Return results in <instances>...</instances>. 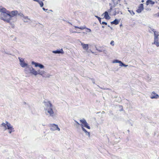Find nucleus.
Wrapping results in <instances>:
<instances>
[{
  "mask_svg": "<svg viewBox=\"0 0 159 159\" xmlns=\"http://www.w3.org/2000/svg\"><path fill=\"white\" fill-rule=\"evenodd\" d=\"M24 21L25 22H27L28 21V20H29V19L28 18V17H24Z\"/></svg>",
  "mask_w": 159,
  "mask_h": 159,
  "instance_id": "obj_24",
  "label": "nucleus"
},
{
  "mask_svg": "<svg viewBox=\"0 0 159 159\" xmlns=\"http://www.w3.org/2000/svg\"><path fill=\"white\" fill-rule=\"evenodd\" d=\"M88 29L89 30V32H91V30L89 29Z\"/></svg>",
  "mask_w": 159,
  "mask_h": 159,
  "instance_id": "obj_47",
  "label": "nucleus"
},
{
  "mask_svg": "<svg viewBox=\"0 0 159 159\" xmlns=\"http://www.w3.org/2000/svg\"><path fill=\"white\" fill-rule=\"evenodd\" d=\"M113 7H110V9L108 10V12H111L112 10H113Z\"/></svg>",
  "mask_w": 159,
  "mask_h": 159,
  "instance_id": "obj_32",
  "label": "nucleus"
},
{
  "mask_svg": "<svg viewBox=\"0 0 159 159\" xmlns=\"http://www.w3.org/2000/svg\"><path fill=\"white\" fill-rule=\"evenodd\" d=\"M38 2L39 3V4L40 5V6L41 7H42L43 6L44 4H43V3L42 1H39V2Z\"/></svg>",
  "mask_w": 159,
  "mask_h": 159,
  "instance_id": "obj_25",
  "label": "nucleus"
},
{
  "mask_svg": "<svg viewBox=\"0 0 159 159\" xmlns=\"http://www.w3.org/2000/svg\"><path fill=\"white\" fill-rule=\"evenodd\" d=\"M128 11L130 12V14L133 16L135 14L134 12L132 10H128Z\"/></svg>",
  "mask_w": 159,
  "mask_h": 159,
  "instance_id": "obj_29",
  "label": "nucleus"
},
{
  "mask_svg": "<svg viewBox=\"0 0 159 159\" xmlns=\"http://www.w3.org/2000/svg\"><path fill=\"white\" fill-rule=\"evenodd\" d=\"M121 62V61H119L118 60H114L113 61V63H119L120 64V63Z\"/></svg>",
  "mask_w": 159,
  "mask_h": 159,
  "instance_id": "obj_27",
  "label": "nucleus"
},
{
  "mask_svg": "<svg viewBox=\"0 0 159 159\" xmlns=\"http://www.w3.org/2000/svg\"><path fill=\"white\" fill-rule=\"evenodd\" d=\"M81 45L84 50L87 51L88 49L89 45L88 44H84L81 43Z\"/></svg>",
  "mask_w": 159,
  "mask_h": 159,
  "instance_id": "obj_16",
  "label": "nucleus"
},
{
  "mask_svg": "<svg viewBox=\"0 0 159 159\" xmlns=\"http://www.w3.org/2000/svg\"><path fill=\"white\" fill-rule=\"evenodd\" d=\"M46 72L44 70H42L41 71V72L39 73V74L42 76L43 77H49L50 76H51L49 74H46Z\"/></svg>",
  "mask_w": 159,
  "mask_h": 159,
  "instance_id": "obj_10",
  "label": "nucleus"
},
{
  "mask_svg": "<svg viewBox=\"0 0 159 159\" xmlns=\"http://www.w3.org/2000/svg\"><path fill=\"white\" fill-rule=\"evenodd\" d=\"M80 122L82 123L80 125L83 131L85 133V135L88 136L89 137L90 136V133L89 132H88L86 129L84 128L85 127L88 129H90V127L89 125L86 120L84 119H83L80 120Z\"/></svg>",
  "mask_w": 159,
  "mask_h": 159,
  "instance_id": "obj_2",
  "label": "nucleus"
},
{
  "mask_svg": "<svg viewBox=\"0 0 159 159\" xmlns=\"http://www.w3.org/2000/svg\"><path fill=\"white\" fill-rule=\"evenodd\" d=\"M142 2H144V0H142V1H141Z\"/></svg>",
  "mask_w": 159,
  "mask_h": 159,
  "instance_id": "obj_50",
  "label": "nucleus"
},
{
  "mask_svg": "<svg viewBox=\"0 0 159 159\" xmlns=\"http://www.w3.org/2000/svg\"><path fill=\"white\" fill-rule=\"evenodd\" d=\"M119 21L118 20L116 19L114 21L111 22V24H115V25H118L119 23Z\"/></svg>",
  "mask_w": 159,
  "mask_h": 159,
  "instance_id": "obj_19",
  "label": "nucleus"
},
{
  "mask_svg": "<svg viewBox=\"0 0 159 159\" xmlns=\"http://www.w3.org/2000/svg\"><path fill=\"white\" fill-rule=\"evenodd\" d=\"M96 50L98 51L99 52H102L106 54L107 51L105 48L103 47H100L99 48L95 47Z\"/></svg>",
  "mask_w": 159,
  "mask_h": 159,
  "instance_id": "obj_8",
  "label": "nucleus"
},
{
  "mask_svg": "<svg viewBox=\"0 0 159 159\" xmlns=\"http://www.w3.org/2000/svg\"><path fill=\"white\" fill-rule=\"evenodd\" d=\"M10 12H11V11H9L7 10L6 9V10L5 11V13L6 14H7V15L9 16H9H11V15H10Z\"/></svg>",
  "mask_w": 159,
  "mask_h": 159,
  "instance_id": "obj_26",
  "label": "nucleus"
},
{
  "mask_svg": "<svg viewBox=\"0 0 159 159\" xmlns=\"http://www.w3.org/2000/svg\"><path fill=\"white\" fill-rule=\"evenodd\" d=\"M120 0H117L116 2H115L114 3V6H116V5L118 4Z\"/></svg>",
  "mask_w": 159,
  "mask_h": 159,
  "instance_id": "obj_28",
  "label": "nucleus"
},
{
  "mask_svg": "<svg viewBox=\"0 0 159 159\" xmlns=\"http://www.w3.org/2000/svg\"><path fill=\"white\" fill-rule=\"evenodd\" d=\"M115 0H112L111 2L113 3L114 4V3L115 2Z\"/></svg>",
  "mask_w": 159,
  "mask_h": 159,
  "instance_id": "obj_43",
  "label": "nucleus"
},
{
  "mask_svg": "<svg viewBox=\"0 0 159 159\" xmlns=\"http://www.w3.org/2000/svg\"><path fill=\"white\" fill-rule=\"evenodd\" d=\"M5 124H6V126L8 124H9L10 123H8L7 121H6V122H5Z\"/></svg>",
  "mask_w": 159,
  "mask_h": 159,
  "instance_id": "obj_40",
  "label": "nucleus"
},
{
  "mask_svg": "<svg viewBox=\"0 0 159 159\" xmlns=\"http://www.w3.org/2000/svg\"><path fill=\"white\" fill-rule=\"evenodd\" d=\"M24 103L25 104H26V103L25 102H24Z\"/></svg>",
  "mask_w": 159,
  "mask_h": 159,
  "instance_id": "obj_55",
  "label": "nucleus"
},
{
  "mask_svg": "<svg viewBox=\"0 0 159 159\" xmlns=\"http://www.w3.org/2000/svg\"><path fill=\"white\" fill-rule=\"evenodd\" d=\"M150 4L153 5L155 4V2L151 0H147L146 2V4L148 5Z\"/></svg>",
  "mask_w": 159,
  "mask_h": 159,
  "instance_id": "obj_20",
  "label": "nucleus"
},
{
  "mask_svg": "<svg viewBox=\"0 0 159 159\" xmlns=\"http://www.w3.org/2000/svg\"><path fill=\"white\" fill-rule=\"evenodd\" d=\"M42 9H43V11H46L48 10V9H45V8H44V7H43V8H42Z\"/></svg>",
  "mask_w": 159,
  "mask_h": 159,
  "instance_id": "obj_38",
  "label": "nucleus"
},
{
  "mask_svg": "<svg viewBox=\"0 0 159 159\" xmlns=\"http://www.w3.org/2000/svg\"><path fill=\"white\" fill-rule=\"evenodd\" d=\"M42 70H41L39 69L37 71H36L37 72V74L36 75H34L35 76L37 75L38 74H39V73H40L41 72V71H42Z\"/></svg>",
  "mask_w": 159,
  "mask_h": 159,
  "instance_id": "obj_30",
  "label": "nucleus"
},
{
  "mask_svg": "<svg viewBox=\"0 0 159 159\" xmlns=\"http://www.w3.org/2000/svg\"><path fill=\"white\" fill-rule=\"evenodd\" d=\"M102 27L103 28H104V26H102Z\"/></svg>",
  "mask_w": 159,
  "mask_h": 159,
  "instance_id": "obj_51",
  "label": "nucleus"
},
{
  "mask_svg": "<svg viewBox=\"0 0 159 159\" xmlns=\"http://www.w3.org/2000/svg\"><path fill=\"white\" fill-rule=\"evenodd\" d=\"M110 44L112 46H114V41L113 40H112Z\"/></svg>",
  "mask_w": 159,
  "mask_h": 159,
  "instance_id": "obj_35",
  "label": "nucleus"
},
{
  "mask_svg": "<svg viewBox=\"0 0 159 159\" xmlns=\"http://www.w3.org/2000/svg\"><path fill=\"white\" fill-rule=\"evenodd\" d=\"M52 52L53 53L55 54H63L64 53L62 49H61L60 50L57 49L56 50L53 51Z\"/></svg>",
  "mask_w": 159,
  "mask_h": 159,
  "instance_id": "obj_14",
  "label": "nucleus"
},
{
  "mask_svg": "<svg viewBox=\"0 0 159 159\" xmlns=\"http://www.w3.org/2000/svg\"><path fill=\"white\" fill-rule=\"evenodd\" d=\"M109 5L110 6V7H115L116 6H114V4H113V5H112V4L111 3H109Z\"/></svg>",
  "mask_w": 159,
  "mask_h": 159,
  "instance_id": "obj_31",
  "label": "nucleus"
},
{
  "mask_svg": "<svg viewBox=\"0 0 159 159\" xmlns=\"http://www.w3.org/2000/svg\"><path fill=\"white\" fill-rule=\"evenodd\" d=\"M75 122L76 123L77 125H80V123L78 122L77 121H76V120H75Z\"/></svg>",
  "mask_w": 159,
  "mask_h": 159,
  "instance_id": "obj_39",
  "label": "nucleus"
},
{
  "mask_svg": "<svg viewBox=\"0 0 159 159\" xmlns=\"http://www.w3.org/2000/svg\"><path fill=\"white\" fill-rule=\"evenodd\" d=\"M10 130L8 132L10 134H11L12 131H14V130Z\"/></svg>",
  "mask_w": 159,
  "mask_h": 159,
  "instance_id": "obj_37",
  "label": "nucleus"
},
{
  "mask_svg": "<svg viewBox=\"0 0 159 159\" xmlns=\"http://www.w3.org/2000/svg\"><path fill=\"white\" fill-rule=\"evenodd\" d=\"M1 125H2V126L4 127H5V128H6V124L5 123H2V124Z\"/></svg>",
  "mask_w": 159,
  "mask_h": 159,
  "instance_id": "obj_34",
  "label": "nucleus"
},
{
  "mask_svg": "<svg viewBox=\"0 0 159 159\" xmlns=\"http://www.w3.org/2000/svg\"><path fill=\"white\" fill-rule=\"evenodd\" d=\"M17 14H18V16H22V17H24V16L23 14L21 13H18H18Z\"/></svg>",
  "mask_w": 159,
  "mask_h": 159,
  "instance_id": "obj_33",
  "label": "nucleus"
},
{
  "mask_svg": "<svg viewBox=\"0 0 159 159\" xmlns=\"http://www.w3.org/2000/svg\"><path fill=\"white\" fill-rule=\"evenodd\" d=\"M151 99H158L159 98V96L158 94L155 93L154 91L152 92L151 96L150 97Z\"/></svg>",
  "mask_w": 159,
  "mask_h": 159,
  "instance_id": "obj_9",
  "label": "nucleus"
},
{
  "mask_svg": "<svg viewBox=\"0 0 159 159\" xmlns=\"http://www.w3.org/2000/svg\"><path fill=\"white\" fill-rule=\"evenodd\" d=\"M154 16H158V13L157 14H154Z\"/></svg>",
  "mask_w": 159,
  "mask_h": 159,
  "instance_id": "obj_44",
  "label": "nucleus"
},
{
  "mask_svg": "<svg viewBox=\"0 0 159 159\" xmlns=\"http://www.w3.org/2000/svg\"><path fill=\"white\" fill-rule=\"evenodd\" d=\"M24 71L25 73L27 75L31 74L32 75H34L37 74L36 70L30 65H28L26 67Z\"/></svg>",
  "mask_w": 159,
  "mask_h": 159,
  "instance_id": "obj_3",
  "label": "nucleus"
},
{
  "mask_svg": "<svg viewBox=\"0 0 159 159\" xmlns=\"http://www.w3.org/2000/svg\"><path fill=\"white\" fill-rule=\"evenodd\" d=\"M158 17H159V13H158Z\"/></svg>",
  "mask_w": 159,
  "mask_h": 159,
  "instance_id": "obj_49",
  "label": "nucleus"
},
{
  "mask_svg": "<svg viewBox=\"0 0 159 159\" xmlns=\"http://www.w3.org/2000/svg\"><path fill=\"white\" fill-rule=\"evenodd\" d=\"M110 29H111V30H112L113 29L112 28V27H110Z\"/></svg>",
  "mask_w": 159,
  "mask_h": 159,
  "instance_id": "obj_48",
  "label": "nucleus"
},
{
  "mask_svg": "<svg viewBox=\"0 0 159 159\" xmlns=\"http://www.w3.org/2000/svg\"><path fill=\"white\" fill-rule=\"evenodd\" d=\"M144 9L143 5V4H140L137 10L136 11L138 13H141Z\"/></svg>",
  "mask_w": 159,
  "mask_h": 159,
  "instance_id": "obj_12",
  "label": "nucleus"
},
{
  "mask_svg": "<svg viewBox=\"0 0 159 159\" xmlns=\"http://www.w3.org/2000/svg\"><path fill=\"white\" fill-rule=\"evenodd\" d=\"M122 26V24L120 25V27H121V26Z\"/></svg>",
  "mask_w": 159,
  "mask_h": 159,
  "instance_id": "obj_54",
  "label": "nucleus"
},
{
  "mask_svg": "<svg viewBox=\"0 0 159 159\" xmlns=\"http://www.w3.org/2000/svg\"><path fill=\"white\" fill-rule=\"evenodd\" d=\"M108 26L110 28L111 27V26L109 25H108Z\"/></svg>",
  "mask_w": 159,
  "mask_h": 159,
  "instance_id": "obj_52",
  "label": "nucleus"
},
{
  "mask_svg": "<svg viewBox=\"0 0 159 159\" xmlns=\"http://www.w3.org/2000/svg\"><path fill=\"white\" fill-rule=\"evenodd\" d=\"M113 10L114 11L113 14L114 16H116V14H119L120 12L121 14H122V12L119 11V8H115Z\"/></svg>",
  "mask_w": 159,
  "mask_h": 159,
  "instance_id": "obj_13",
  "label": "nucleus"
},
{
  "mask_svg": "<svg viewBox=\"0 0 159 159\" xmlns=\"http://www.w3.org/2000/svg\"><path fill=\"white\" fill-rule=\"evenodd\" d=\"M75 27L76 28H78V29H79V28H80V27H79L77 26H75Z\"/></svg>",
  "mask_w": 159,
  "mask_h": 159,
  "instance_id": "obj_45",
  "label": "nucleus"
},
{
  "mask_svg": "<svg viewBox=\"0 0 159 159\" xmlns=\"http://www.w3.org/2000/svg\"><path fill=\"white\" fill-rule=\"evenodd\" d=\"M51 128H50V130L52 131H55L56 130H58V131L60 130V128L58 127V125H57L54 124H51Z\"/></svg>",
  "mask_w": 159,
  "mask_h": 159,
  "instance_id": "obj_7",
  "label": "nucleus"
},
{
  "mask_svg": "<svg viewBox=\"0 0 159 159\" xmlns=\"http://www.w3.org/2000/svg\"><path fill=\"white\" fill-rule=\"evenodd\" d=\"M18 11L16 10L13 11H11L10 14L11 16H9V17L10 18V20H11V19L12 17H13L14 16H16L18 14Z\"/></svg>",
  "mask_w": 159,
  "mask_h": 159,
  "instance_id": "obj_11",
  "label": "nucleus"
},
{
  "mask_svg": "<svg viewBox=\"0 0 159 159\" xmlns=\"http://www.w3.org/2000/svg\"><path fill=\"white\" fill-rule=\"evenodd\" d=\"M50 11H52V10H50Z\"/></svg>",
  "mask_w": 159,
  "mask_h": 159,
  "instance_id": "obj_53",
  "label": "nucleus"
},
{
  "mask_svg": "<svg viewBox=\"0 0 159 159\" xmlns=\"http://www.w3.org/2000/svg\"><path fill=\"white\" fill-rule=\"evenodd\" d=\"M147 80L148 81H150L152 78V76L149 75H147Z\"/></svg>",
  "mask_w": 159,
  "mask_h": 159,
  "instance_id": "obj_23",
  "label": "nucleus"
},
{
  "mask_svg": "<svg viewBox=\"0 0 159 159\" xmlns=\"http://www.w3.org/2000/svg\"><path fill=\"white\" fill-rule=\"evenodd\" d=\"M6 9L4 7H0V12H1V13H5V11Z\"/></svg>",
  "mask_w": 159,
  "mask_h": 159,
  "instance_id": "obj_21",
  "label": "nucleus"
},
{
  "mask_svg": "<svg viewBox=\"0 0 159 159\" xmlns=\"http://www.w3.org/2000/svg\"><path fill=\"white\" fill-rule=\"evenodd\" d=\"M88 29L89 30V32H91V30L89 29Z\"/></svg>",
  "mask_w": 159,
  "mask_h": 159,
  "instance_id": "obj_46",
  "label": "nucleus"
},
{
  "mask_svg": "<svg viewBox=\"0 0 159 159\" xmlns=\"http://www.w3.org/2000/svg\"><path fill=\"white\" fill-rule=\"evenodd\" d=\"M7 127H6L5 128V130L7 129H8L9 130H14V128L13 126L11 125V124L9 123L8 124L7 126Z\"/></svg>",
  "mask_w": 159,
  "mask_h": 159,
  "instance_id": "obj_17",
  "label": "nucleus"
},
{
  "mask_svg": "<svg viewBox=\"0 0 159 159\" xmlns=\"http://www.w3.org/2000/svg\"><path fill=\"white\" fill-rule=\"evenodd\" d=\"M131 125L132 126V124H131Z\"/></svg>",
  "mask_w": 159,
  "mask_h": 159,
  "instance_id": "obj_58",
  "label": "nucleus"
},
{
  "mask_svg": "<svg viewBox=\"0 0 159 159\" xmlns=\"http://www.w3.org/2000/svg\"><path fill=\"white\" fill-rule=\"evenodd\" d=\"M18 59L20 62V64L22 67L24 68L25 67H26L28 66L27 64L25 63L24 59L20 58V57H19Z\"/></svg>",
  "mask_w": 159,
  "mask_h": 159,
  "instance_id": "obj_6",
  "label": "nucleus"
},
{
  "mask_svg": "<svg viewBox=\"0 0 159 159\" xmlns=\"http://www.w3.org/2000/svg\"><path fill=\"white\" fill-rule=\"evenodd\" d=\"M0 19L6 21L7 23H9L10 22V18L9 17V16L5 13L1 14Z\"/></svg>",
  "mask_w": 159,
  "mask_h": 159,
  "instance_id": "obj_4",
  "label": "nucleus"
},
{
  "mask_svg": "<svg viewBox=\"0 0 159 159\" xmlns=\"http://www.w3.org/2000/svg\"><path fill=\"white\" fill-rule=\"evenodd\" d=\"M43 1H44V0H42Z\"/></svg>",
  "mask_w": 159,
  "mask_h": 159,
  "instance_id": "obj_59",
  "label": "nucleus"
},
{
  "mask_svg": "<svg viewBox=\"0 0 159 159\" xmlns=\"http://www.w3.org/2000/svg\"><path fill=\"white\" fill-rule=\"evenodd\" d=\"M44 103L45 106L46 113H48L51 116H54V112L52 109L53 106L52 104L49 101L45 102Z\"/></svg>",
  "mask_w": 159,
  "mask_h": 159,
  "instance_id": "obj_1",
  "label": "nucleus"
},
{
  "mask_svg": "<svg viewBox=\"0 0 159 159\" xmlns=\"http://www.w3.org/2000/svg\"><path fill=\"white\" fill-rule=\"evenodd\" d=\"M127 131H128V132H129V130H128Z\"/></svg>",
  "mask_w": 159,
  "mask_h": 159,
  "instance_id": "obj_56",
  "label": "nucleus"
},
{
  "mask_svg": "<svg viewBox=\"0 0 159 159\" xmlns=\"http://www.w3.org/2000/svg\"><path fill=\"white\" fill-rule=\"evenodd\" d=\"M120 107H121V109L120 110V111H122L123 110V107L122 106H120Z\"/></svg>",
  "mask_w": 159,
  "mask_h": 159,
  "instance_id": "obj_41",
  "label": "nucleus"
},
{
  "mask_svg": "<svg viewBox=\"0 0 159 159\" xmlns=\"http://www.w3.org/2000/svg\"><path fill=\"white\" fill-rule=\"evenodd\" d=\"M92 82L93 84H95V81L94 80V79H92Z\"/></svg>",
  "mask_w": 159,
  "mask_h": 159,
  "instance_id": "obj_42",
  "label": "nucleus"
},
{
  "mask_svg": "<svg viewBox=\"0 0 159 159\" xmlns=\"http://www.w3.org/2000/svg\"><path fill=\"white\" fill-rule=\"evenodd\" d=\"M120 66L121 67L124 66V67H127L128 66V65H126L123 63L121 61V62L120 63Z\"/></svg>",
  "mask_w": 159,
  "mask_h": 159,
  "instance_id": "obj_22",
  "label": "nucleus"
},
{
  "mask_svg": "<svg viewBox=\"0 0 159 159\" xmlns=\"http://www.w3.org/2000/svg\"><path fill=\"white\" fill-rule=\"evenodd\" d=\"M95 17H96L97 18H98V20L100 23L101 24H102V25H107V23L106 22H104V21H102H102V19L100 17H98V16H95Z\"/></svg>",
  "mask_w": 159,
  "mask_h": 159,
  "instance_id": "obj_15",
  "label": "nucleus"
},
{
  "mask_svg": "<svg viewBox=\"0 0 159 159\" xmlns=\"http://www.w3.org/2000/svg\"><path fill=\"white\" fill-rule=\"evenodd\" d=\"M31 64L34 65L35 67H39L40 69H43L44 67V66L42 64L38 62H35L34 61H32L31 62Z\"/></svg>",
  "mask_w": 159,
  "mask_h": 159,
  "instance_id": "obj_5",
  "label": "nucleus"
},
{
  "mask_svg": "<svg viewBox=\"0 0 159 159\" xmlns=\"http://www.w3.org/2000/svg\"><path fill=\"white\" fill-rule=\"evenodd\" d=\"M43 126H44V125H44V124H43Z\"/></svg>",
  "mask_w": 159,
  "mask_h": 159,
  "instance_id": "obj_57",
  "label": "nucleus"
},
{
  "mask_svg": "<svg viewBox=\"0 0 159 159\" xmlns=\"http://www.w3.org/2000/svg\"><path fill=\"white\" fill-rule=\"evenodd\" d=\"M103 14H104V18L106 19L109 20L110 18V17L108 15V12L106 11L103 13Z\"/></svg>",
  "mask_w": 159,
  "mask_h": 159,
  "instance_id": "obj_18",
  "label": "nucleus"
},
{
  "mask_svg": "<svg viewBox=\"0 0 159 159\" xmlns=\"http://www.w3.org/2000/svg\"><path fill=\"white\" fill-rule=\"evenodd\" d=\"M85 26H83V27H80L79 29L81 30H83L84 29H85Z\"/></svg>",
  "mask_w": 159,
  "mask_h": 159,
  "instance_id": "obj_36",
  "label": "nucleus"
}]
</instances>
